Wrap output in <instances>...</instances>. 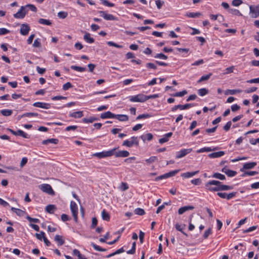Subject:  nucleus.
<instances>
[{
  "mask_svg": "<svg viewBox=\"0 0 259 259\" xmlns=\"http://www.w3.org/2000/svg\"><path fill=\"white\" fill-rule=\"evenodd\" d=\"M214 182H219L217 180H211L205 184V189L211 192H219L220 191V186L217 185Z\"/></svg>",
  "mask_w": 259,
  "mask_h": 259,
  "instance_id": "1",
  "label": "nucleus"
},
{
  "mask_svg": "<svg viewBox=\"0 0 259 259\" xmlns=\"http://www.w3.org/2000/svg\"><path fill=\"white\" fill-rule=\"evenodd\" d=\"M117 148H114L109 151H102L101 152L95 153L93 156L99 158H103L107 157H110L114 155V151H115Z\"/></svg>",
  "mask_w": 259,
  "mask_h": 259,
  "instance_id": "2",
  "label": "nucleus"
},
{
  "mask_svg": "<svg viewBox=\"0 0 259 259\" xmlns=\"http://www.w3.org/2000/svg\"><path fill=\"white\" fill-rule=\"evenodd\" d=\"M39 189L44 193L50 195L54 196L55 193L52 189L51 186L48 184H43L39 186Z\"/></svg>",
  "mask_w": 259,
  "mask_h": 259,
  "instance_id": "3",
  "label": "nucleus"
},
{
  "mask_svg": "<svg viewBox=\"0 0 259 259\" xmlns=\"http://www.w3.org/2000/svg\"><path fill=\"white\" fill-rule=\"evenodd\" d=\"M130 101L132 102H144L146 101V95L143 94H139L136 96L130 97Z\"/></svg>",
  "mask_w": 259,
  "mask_h": 259,
  "instance_id": "4",
  "label": "nucleus"
},
{
  "mask_svg": "<svg viewBox=\"0 0 259 259\" xmlns=\"http://www.w3.org/2000/svg\"><path fill=\"white\" fill-rule=\"evenodd\" d=\"M28 12V10H26V7L21 6L19 10L14 14V17L17 19H23Z\"/></svg>",
  "mask_w": 259,
  "mask_h": 259,
  "instance_id": "5",
  "label": "nucleus"
},
{
  "mask_svg": "<svg viewBox=\"0 0 259 259\" xmlns=\"http://www.w3.org/2000/svg\"><path fill=\"white\" fill-rule=\"evenodd\" d=\"M249 14L252 18H256L259 17V5L249 6Z\"/></svg>",
  "mask_w": 259,
  "mask_h": 259,
  "instance_id": "6",
  "label": "nucleus"
},
{
  "mask_svg": "<svg viewBox=\"0 0 259 259\" xmlns=\"http://www.w3.org/2000/svg\"><path fill=\"white\" fill-rule=\"evenodd\" d=\"M70 209L72 214V216L73 217L74 221L77 222L78 218H77V213H78V207L76 203L73 201H71L70 202Z\"/></svg>",
  "mask_w": 259,
  "mask_h": 259,
  "instance_id": "7",
  "label": "nucleus"
},
{
  "mask_svg": "<svg viewBox=\"0 0 259 259\" xmlns=\"http://www.w3.org/2000/svg\"><path fill=\"white\" fill-rule=\"evenodd\" d=\"M134 145L137 146L139 145V141L138 138L136 137H132L131 138V141L125 140L122 143L123 146H127L128 147H131Z\"/></svg>",
  "mask_w": 259,
  "mask_h": 259,
  "instance_id": "8",
  "label": "nucleus"
},
{
  "mask_svg": "<svg viewBox=\"0 0 259 259\" xmlns=\"http://www.w3.org/2000/svg\"><path fill=\"white\" fill-rule=\"evenodd\" d=\"M192 151V149H183L180 151L177 152L176 158L177 159L181 158L185 156L187 154L190 153Z\"/></svg>",
  "mask_w": 259,
  "mask_h": 259,
  "instance_id": "9",
  "label": "nucleus"
},
{
  "mask_svg": "<svg viewBox=\"0 0 259 259\" xmlns=\"http://www.w3.org/2000/svg\"><path fill=\"white\" fill-rule=\"evenodd\" d=\"M30 30V27L27 24H22L20 26V32L22 35H27Z\"/></svg>",
  "mask_w": 259,
  "mask_h": 259,
  "instance_id": "10",
  "label": "nucleus"
},
{
  "mask_svg": "<svg viewBox=\"0 0 259 259\" xmlns=\"http://www.w3.org/2000/svg\"><path fill=\"white\" fill-rule=\"evenodd\" d=\"M100 16L102 17L106 20H117V18L112 14H107L105 11H101L99 12Z\"/></svg>",
  "mask_w": 259,
  "mask_h": 259,
  "instance_id": "11",
  "label": "nucleus"
},
{
  "mask_svg": "<svg viewBox=\"0 0 259 259\" xmlns=\"http://www.w3.org/2000/svg\"><path fill=\"white\" fill-rule=\"evenodd\" d=\"M8 130L15 136H20L27 139L29 138V136L22 130H19L17 131H14V130L10 128H8Z\"/></svg>",
  "mask_w": 259,
  "mask_h": 259,
  "instance_id": "12",
  "label": "nucleus"
},
{
  "mask_svg": "<svg viewBox=\"0 0 259 259\" xmlns=\"http://www.w3.org/2000/svg\"><path fill=\"white\" fill-rule=\"evenodd\" d=\"M33 106L35 107L41 108L45 109H49L51 108V104L50 103L37 102L33 104Z\"/></svg>",
  "mask_w": 259,
  "mask_h": 259,
  "instance_id": "13",
  "label": "nucleus"
},
{
  "mask_svg": "<svg viewBox=\"0 0 259 259\" xmlns=\"http://www.w3.org/2000/svg\"><path fill=\"white\" fill-rule=\"evenodd\" d=\"M130 153L127 151L123 150L116 152L114 151V155L116 157H126L128 156Z\"/></svg>",
  "mask_w": 259,
  "mask_h": 259,
  "instance_id": "14",
  "label": "nucleus"
},
{
  "mask_svg": "<svg viewBox=\"0 0 259 259\" xmlns=\"http://www.w3.org/2000/svg\"><path fill=\"white\" fill-rule=\"evenodd\" d=\"M217 185H219L220 186V191H227L232 190L233 189V186H229L226 185H224L223 183L219 181V182H214Z\"/></svg>",
  "mask_w": 259,
  "mask_h": 259,
  "instance_id": "15",
  "label": "nucleus"
},
{
  "mask_svg": "<svg viewBox=\"0 0 259 259\" xmlns=\"http://www.w3.org/2000/svg\"><path fill=\"white\" fill-rule=\"evenodd\" d=\"M114 117H115V114L112 113L110 111H107L103 113L100 115V117L102 119L114 118Z\"/></svg>",
  "mask_w": 259,
  "mask_h": 259,
  "instance_id": "16",
  "label": "nucleus"
},
{
  "mask_svg": "<svg viewBox=\"0 0 259 259\" xmlns=\"http://www.w3.org/2000/svg\"><path fill=\"white\" fill-rule=\"evenodd\" d=\"M84 35L83 36V39L88 43L92 44L94 42L95 39L91 36V34L87 32H84Z\"/></svg>",
  "mask_w": 259,
  "mask_h": 259,
  "instance_id": "17",
  "label": "nucleus"
},
{
  "mask_svg": "<svg viewBox=\"0 0 259 259\" xmlns=\"http://www.w3.org/2000/svg\"><path fill=\"white\" fill-rule=\"evenodd\" d=\"M225 154L224 151H221L219 152H213L208 154V156L210 158H215L223 156Z\"/></svg>",
  "mask_w": 259,
  "mask_h": 259,
  "instance_id": "18",
  "label": "nucleus"
},
{
  "mask_svg": "<svg viewBox=\"0 0 259 259\" xmlns=\"http://www.w3.org/2000/svg\"><path fill=\"white\" fill-rule=\"evenodd\" d=\"M256 165L255 162H251L244 163L242 168L240 169L241 171H243L244 169H251L253 168Z\"/></svg>",
  "mask_w": 259,
  "mask_h": 259,
  "instance_id": "19",
  "label": "nucleus"
},
{
  "mask_svg": "<svg viewBox=\"0 0 259 259\" xmlns=\"http://www.w3.org/2000/svg\"><path fill=\"white\" fill-rule=\"evenodd\" d=\"M172 135V133L170 132L164 135V137L159 140V143L160 144H163L167 142L169 140V138H170Z\"/></svg>",
  "mask_w": 259,
  "mask_h": 259,
  "instance_id": "20",
  "label": "nucleus"
},
{
  "mask_svg": "<svg viewBox=\"0 0 259 259\" xmlns=\"http://www.w3.org/2000/svg\"><path fill=\"white\" fill-rule=\"evenodd\" d=\"M199 172V170H196L195 171H192V172H184L181 174V177L184 178H191L196 174H197Z\"/></svg>",
  "mask_w": 259,
  "mask_h": 259,
  "instance_id": "21",
  "label": "nucleus"
},
{
  "mask_svg": "<svg viewBox=\"0 0 259 259\" xmlns=\"http://www.w3.org/2000/svg\"><path fill=\"white\" fill-rule=\"evenodd\" d=\"M194 208V207L192 206H185L184 207H182L180 208H179L178 210V213L179 214H182L186 211L189 210H192Z\"/></svg>",
  "mask_w": 259,
  "mask_h": 259,
  "instance_id": "22",
  "label": "nucleus"
},
{
  "mask_svg": "<svg viewBox=\"0 0 259 259\" xmlns=\"http://www.w3.org/2000/svg\"><path fill=\"white\" fill-rule=\"evenodd\" d=\"M114 118H116L120 121H125L128 120V116L124 114H115Z\"/></svg>",
  "mask_w": 259,
  "mask_h": 259,
  "instance_id": "23",
  "label": "nucleus"
},
{
  "mask_svg": "<svg viewBox=\"0 0 259 259\" xmlns=\"http://www.w3.org/2000/svg\"><path fill=\"white\" fill-rule=\"evenodd\" d=\"M54 240L58 243V245H62L64 243V240L63 239V237L59 235H56L55 236Z\"/></svg>",
  "mask_w": 259,
  "mask_h": 259,
  "instance_id": "24",
  "label": "nucleus"
},
{
  "mask_svg": "<svg viewBox=\"0 0 259 259\" xmlns=\"http://www.w3.org/2000/svg\"><path fill=\"white\" fill-rule=\"evenodd\" d=\"M11 210L16 213V214L19 217H22L24 215L25 212L20 209L16 208L15 207H11Z\"/></svg>",
  "mask_w": 259,
  "mask_h": 259,
  "instance_id": "25",
  "label": "nucleus"
},
{
  "mask_svg": "<svg viewBox=\"0 0 259 259\" xmlns=\"http://www.w3.org/2000/svg\"><path fill=\"white\" fill-rule=\"evenodd\" d=\"M59 140L57 139H49L47 140H44L42 142V144L44 145H47L49 143H52L57 144L58 143Z\"/></svg>",
  "mask_w": 259,
  "mask_h": 259,
  "instance_id": "26",
  "label": "nucleus"
},
{
  "mask_svg": "<svg viewBox=\"0 0 259 259\" xmlns=\"http://www.w3.org/2000/svg\"><path fill=\"white\" fill-rule=\"evenodd\" d=\"M211 178L218 179L220 180H225L226 179V177L225 175L218 172L214 173L211 176Z\"/></svg>",
  "mask_w": 259,
  "mask_h": 259,
  "instance_id": "27",
  "label": "nucleus"
},
{
  "mask_svg": "<svg viewBox=\"0 0 259 259\" xmlns=\"http://www.w3.org/2000/svg\"><path fill=\"white\" fill-rule=\"evenodd\" d=\"M70 116L74 118H81L83 116L82 111H76L70 114Z\"/></svg>",
  "mask_w": 259,
  "mask_h": 259,
  "instance_id": "28",
  "label": "nucleus"
},
{
  "mask_svg": "<svg viewBox=\"0 0 259 259\" xmlns=\"http://www.w3.org/2000/svg\"><path fill=\"white\" fill-rule=\"evenodd\" d=\"M56 208V206L54 205L49 204L46 206V210L49 213H53Z\"/></svg>",
  "mask_w": 259,
  "mask_h": 259,
  "instance_id": "29",
  "label": "nucleus"
},
{
  "mask_svg": "<svg viewBox=\"0 0 259 259\" xmlns=\"http://www.w3.org/2000/svg\"><path fill=\"white\" fill-rule=\"evenodd\" d=\"M201 15V13L200 12H196V13H193V12H188L186 13V16L189 18H195V17H198Z\"/></svg>",
  "mask_w": 259,
  "mask_h": 259,
  "instance_id": "30",
  "label": "nucleus"
},
{
  "mask_svg": "<svg viewBox=\"0 0 259 259\" xmlns=\"http://www.w3.org/2000/svg\"><path fill=\"white\" fill-rule=\"evenodd\" d=\"M212 75L211 73H209L208 74L203 75L201 76V77L197 81L198 83H200L203 81L207 80L209 79L210 77V76Z\"/></svg>",
  "mask_w": 259,
  "mask_h": 259,
  "instance_id": "31",
  "label": "nucleus"
},
{
  "mask_svg": "<svg viewBox=\"0 0 259 259\" xmlns=\"http://www.w3.org/2000/svg\"><path fill=\"white\" fill-rule=\"evenodd\" d=\"M102 218L103 220L108 221L110 220V216L108 213L105 210H103L102 211Z\"/></svg>",
  "mask_w": 259,
  "mask_h": 259,
  "instance_id": "32",
  "label": "nucleus"
},
{
  "mask_svg": "<svg viewBox=\"0 0 259 259\" xmlns=\"http://www.w3.org/2000/svg\"><path fill=\"white\" fill-rule=\"evenodd\" d=\"M242 92L241 90L237 89V90H227L225 92V95H228L229 94L230 95H234L236 93H240Z\"/></svg>",
  "mask_w": 259,
  "mask_h": 259,
  "instance_id": "33",
  "label": "nucleus"
},
{
  "mask_svg": "<svg viewBox=\"0 0 259 259\" xmlns=\"http://www.w3.org/2000/svg\"><path fill=\"white\" fill-rule=\"evenodd\" d=\"M1 114L5 116H9L12 115L13 111L11 109H4L1 110Z\"/></svg>",
  "mask_w": 259,
  "mask_h": 259,
  "instance_id": "34",
  "label": "nucleus"
},
{
  "mask_svg": "<svg viewBox=\"0 0 259 259\" xmlns=\"http://www.w3.org/2000/svg\"><path fill=\"white\" fill-rule=\"evenodd\" d=\"M71 68L72 69H73L75 71L80 72H83L86 70L85 67H80L78 66H71Z\"/></svg>",
  "mask_w": 259,
  "mask_h": 259,
  "instance_id": "35",
  "label": "nucleus"
},
{
  "mask_svg": "<svg viewBox=\"0 0 259 259\" xmlns=\"http://www.w3.org/2000/svg\"><path fill=\"white\" fill-rule=\"evenodd\" d=\"M39 115L37 113L35 112H27L24 113L21 116V117H36L38 116Z\"/></svg>",
  "mask_w": 259,
  "mask_h": 259,
  "instance_id": "36",
  "label": "nucleus"
},
{
  "mask_svg": "<svg viewBox=\"0 0 259 259\" xmlns=\"http://www.w3.org/2000/svg\"><path fill=\"white\" fill-rule=\"evenodd\" d=\"M215 149H216V148L212 149L210 147H204V148H202L201 149L198 150L197 151V153H202V152H210L213 150H214Z\"/></svg>",
  "mask_w": 259,
  "mask_h": 259,
  "instance_id": "37",
  "label": "nucleus"
},
{
  "mask_svg": "<svg viewBox=\"0 0 259 259\" xmlns=\"http://www.w3.org/2000/svg\"><path fill=\"white\" fill-rule=\"evenodd\" d=\"M38 23L41 24L51 25L52 24L51 22L49 20L40 18L38 20Z\"/></svg>",
  "mask_w": 259,
  "mask_h": 259,
  "instance_id": "38",
  "label": "nucleus"
},
{
  "mask_svg": "<svg viewBox=\"0 0 259 259\" xmlns=\"http://www.w3.org/2000/svg\"><path fill=\"white\" fill-rule=\"evenodd\" d=\"M98 118L96 117H91L89 118H84L83 119L82 121L84 123H92L94 121L98 120Z\"/></svg>",
  "mask_w": 259,
  "mask_h": 259,
  "instance_id": "39",
  "label": "nucleus"
},
{
  "mask_svg": "<svg viewBox=\"0 0 259 259\" xmlns=\"http://www.w3.org/2000/svg\"><path fill=\"white\" fill-rule=\"evenodd\" d=\"M187 94V91L186 90H183L181 92L176 93L171 95L173 97H183Z\"/></svg>",
  "mask_w": 259,
  "mask_h": 259,
  "instance_id": "40",
  "label": "nucleus"
},
{
  "mask_svg": "<svg viewBox=\"0 0 259 259\" xmlns=\"http://www.w3.org/2000/svg\"><path fill=\"white\" fill-rule=\"evenodd\" d=\"M151 117H152V115L151 114H140V115H138L136 119L137 120H139V119H143V118H150Z\"/></svg>",
  "mask_w": 259,
  "mask_h": 259,
  "instance_id": "41",
  "label": "nucleus"
},
{
  "mask_svg": "<svg viewBox=\"0 0 259 259\" xmlns=\"http://www.w3.org/2000/svg\"><path fill=\"white\" fill-rule=\"evenodd\" d=\"M145 161L148 164H150L158 161V158L156 156H151L149 158L146 159Z\"/></svg>",
  "mask_w": 259,
  "mask_h": 259,
  "instance_id": "42",
  "label": "nucleus"
},
{
  "mask_svg": "<svg viewBox=\"0 0 259 259\" xmlns=\"http://www.w3.org/2000/svg\"><path fill=\"white\" fill-rule=\"evenodd\" d=\"M180 110H185L191 107H193L194 106V104L192 103H189V104H186L185 105H180Z\"/></svg>",
  "mask_w": 259,
  "mask_h": 259,
  "instance_id": "43",
  "label": "nucleus"
},
{
  "mask_svg": "<svg viewBox=\"0 0 259 259\" xmlns=\"http://www.w3.org/2000/svg\"><path fill=\"white\" fill-rule=\"evenodd\" d=\"M198 94L200 96H205L206 94H207L208 93V90L206 89L202 88V89H199L198 90Z\"/></svg>",
  "mask_w": 259,
  "mask_h": 259,
  "instance_id": "44",
  "label": "nucleus"
},
{
  "mask_svg": "<svg viewBox=\"0 0 259 259\" xmlns=\"http://www.w3.org/2000/svg\"><path fill=\"white\" fill-rule=\"evenodd\" d=\"M185 225H184L183 226H182V225H181L179 224H176V228L178 231L181 232L183 234H184L186 236H187V234L186 233H185L184 231H183V229L185 227Z\"/></svg>",
  "mask_w": 259,
  "mask_h": 259,
  "instance_id": "45",
  "label": "nucleus"
},
{
  "mask_svg": "<svg viewBox=\"0 0 259 259\" xmlns=\"http://www.w3.org/2000/svg\"><path fill=\"white\" fill-rule=\"evenodd\" d=\"M91 245L93 247V248L95 250H96L97 251H106V249L103 248L101 247L100 246L96 245V244H95L94 243H91Z\"/></svg>",
  "mask_w": 259,
  "mask_h": 259,
  "instance_id": "46",
  "label": "nucleus"
},
{
  "mask_svg": "<svg viewBox=\"0 0 259 259\" xmlns=\"http://www.w3.org/2000/svg\"><path fill=\"white\" fill-rule=\"evenodd\" d=\"M229 12L231 14L235 15H238V16H241L242 15V14L240 12V11L239 10H237V9H230L229 10Z\"/></svg>",
  "mask_w": 259,
  "mask_h": 259,
  "instance_id": "47",
  "label": "nucleus"
},
{
  "mask_svg": "<svg viewBox=\"0 0 259 259\" xmlns=\"http://www.w3.org/2000/svg\"><path fill=\"white\" fill-rule=\"evenodd\" d=\"M24 7H26V10H28V8L32 11L33 12H36L37 11V9L36 8V7L33 5H32V4H28V5H26L25 6H24Z\"/></svg>",
  "mask_w": 259,
  "mask_h": 259,
  "instance_id": "48",
  "label": "nucleus"
},
{
  "mask_svg": "<svg viewBox=\"0 0 259 259\" xmlns=\"http://www.w3.org/2000/svg\"><path fill=\"white\" fill-rule=\"evenodd\" d=\"M135 212L136 214L143 215L145 213L144 210L141 208H137L135 210Z\"/></svg>",
  "mask_w": 259,
  "mask_h": 259,
  "instance_id": "49",
  "label": "nucleus"
},
{
  "mask_svg": "<svg viewBox=\"0 0 259 259\" xmlns=\"http://www.w3.org/2000/svg\"><path fill=\"white\" fill-rule=\"evenodd\" d=\"M35 236L37 239L41 240L42 239H44V237H45V234L44 232L41 231L40 233H36Z\"/></svg>",
  "mask_w": 259,
  "mask_h": 259,
  "instance_id": "50",
  "label": "nucleus"
},
{
  "mask_svg": "<svg viewBox=\"0 0 259 259\" xmlns=\"http://www.w3.org/2000/svg\"><path fill=\"white\" fill-rule=\"evenodd\" d=\"M68 16V13L66 12L60 11L58 13V16L61 19H65Z\"/></svg>",
  "mask_w": 259,
  "mask_h": 259,
  "instance_id": "51",
  "label": "nucleus"
},
{
  "mask_svg": "<svg viewBox=\"0 0 259 259\" xmlns=\"http://www.w3.org/2000/svg\"><path fill=\"white\" fill-rule=\"evenodd\" d=\"M102 4L106 6L113 7L114 6V4L113 3H111L109 2L107 0H101Z\"/></svg>",
  "mask_w": 259,
  "mask_h": 259,
  "instance_id": "52",
  "label": "nucleus"
},
{
  "mask_svg": "<svg viewBox=\"0 0 259 259\" xmlns=\"http://www.w3.org/2000/svg\"><path fill=\"white\" fill-rule=\"evenodd\" d=\"M179 171H180V169H177V170H172L169 172L166 173V176H167V178L175 176Z\"/></svg>",
  "mask_w": 259,
  "mask_h": 259,
  "instance_id": "53",
  "label": "nucleus"
},
{
  "mask_svg": "<svg viewBox=\"0 0 259 259\" xmlns=\"http://www.w3.org/2000/svg\"><path fill=\"white\" fill-rule=\"evenodd\" d=\"M226 174L228 177H234V176H235L236 175L237 172L236 171H234V170L229 169V170H227V171L226 173Z\"/></svg>",
  "mask_w": 259,
  "mask_h": 259,
  "instance_id": "54",
  "label": "nucleus"
},
{
  "mask_svg": "<svg viewBox=\"0 0 259 259\" xmlns=\"http://www.w3.org/2000/svg\"><path fill=\"white\" fill-rule=\"evenodd\" d=\"M154 57L155 58H159V59H163V60H166L167 59V57L166 55H165L164 54H162V53L157 54L154 56Z\"/></svg>",
  "mask_w": 259,
  "mask_h": 259,
  "instance_id": "55",
  "label": "nucleus"
},
{
  "mask_svg": "<svg viewBox=\"0 0 259 259\" xmlns=\"http://www.w3.org/2000/svg\"><path fill=\"white\" fill-rule=\"evenodd\" d=\"M237 194L236 192H232L230 193H227V200H230L234 198Z\"/></svg>",
  "mask_w": 259,
  "mask_h": 259,
  "instance_id": "56",
  "label": "nucleus"
},
{
  "mask_svg": "<svg viewBox=\"0 0 259 259\" xmlns=\"http://www.w3.org/2000/svg\"><path fill=\"white\" fill-rule=\"evenodd\" d=\"M26 219L27 220H28L30 222H33L35 223H38L39 222V220L38 219L36 218H32L29 216H27Z\"/></svg>",
  "mask_w": 259,
  "mask_h": 259,
  "instance_id": "57",
  "label": "nucleus"
},
{
  "mask_svg": "<svg viewBox=\"0 0 259 259\" xmlns=\"http://www.w3.org/2000/svg\"><path fill=\"white\" fill-rule=\"evenodd\" d=\"M72 87V85L71 83L69 82H67V83H65L63 86V90L64 91L68 90L69 88H71Z\"/></svg>",
  "mask_w": 259,
  "mask_h": 259,
  "instance_id": "58",
  "label": "nucleus"
},
{
  "mask_svg": "<svg viewBox=\"0 0 259 259\" xmlns=\"http://www.w3.org/2000/svg\"><path fill=\"white\" fill-rule=\"evenodd\" d=\"M191 182L192 184L195 185H199L201 183V181L199 178H197L191 180Z\"/></svg>",
  "mask_w": 259,
  "mask_h": 259,
  "instance_id": "59",
  "label": "nucleus"
},
{
  "mask_svg": "<svg viewBox=\"0 0 259 259\" xmlns=\"http://www.w3.org/2000/svg\"><path fill=\"white\" fill-rule=\"evenodd\" d=\"M242 3V1L241 0H233L232 2V4L233 6L235 7H238Z\"/></svg>",
  "mask_w": 259,
  "mask_h": 259,
  "instance_id": "60",
  "label": "nucleus"
},
{
  "mask_svg": "<svg viewBox=\"0 0 259 259\" xmlns=\"http://www.w3.org/2000/svg\"><path fill=\"white\" fill-rule=\"evenodd\" d=\"M10 32L9 30L5 28H0V35H5L6 34H8Z\"/></svg>",
  "mask_w": 259,
  "mask_h": 259,
  "instance_id": "61",
  "label": "nucleus"
},
{
  "mask_svg": "<svg viewBox=\"0 0 259 259\" xmlns=\"http://www.w3.org/2000/svg\"><path fill=\"white\" fill-rule=\"evenodd\" d=\"M155 3L156 5V6L158 9H160L164 4L163 1H161L160 0H156L155 1Z\"/></svg>",
  "mask_w": 259,
  "mask_h": 259,
  "instance_id": "62",
  "label": "nucleus"
},
{
  "mask_svg": "<svg viewBox=\"0 0 259 259\" xmlns=\"http://www.w3.org/2000/svg\"><path fill=\"white\" fill-rule=\"evenodd\" d=\"M231 125H232V122L231 121H228L227 122V123L226 124V125L224 126L223 128L224 130L225 131H228L231 126Z\"/></svg>",
  "mask_w": 259,
  "mask_h": 259,
  "instance_id": "63",
  "label": "nucleus"
},
{
  "mask_svg": "<svg viewBox=\"0 0 259 259\" xmlns=\"http://www.w3.org/2000/svg\"><path fill=\"white\" fill-rule=\"evenodd\" d=\"M98 224V220L96 219V218H92V225L91 227L92 228H94Z\"/></svg>",
  "mask_w": 259,
  "mask_h": 259,
  "instance_id": "64",
  "label": "nucleus"
}]
</instances>
